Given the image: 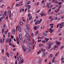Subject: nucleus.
<instances>
[{"instance_id": "393cba45", "label": "nucleus", "mask_w": 64, "mask_h": 64, "mask_svg": "<svg viewBox=\"0 0 64 64\" xmlns=\"http://www.w3.org/2000/svg\"><path fill=\"white\" fill-rule=\"evenodd\" d=\"M29 26L28 24H26V27L27 28V29H29Z\"/></svg>"}, {"instance_id": "f03ea898", "label": "nucleus", "mask_w": 64, "mask_h": 64, "mask_svg": "<svg viewBox=\"0 0 64 64\" xmlns=\"http://www.w3.org/2000/svg\"><path fill=\"white\" fill-rule=\"evenodd\" d=\"M53 42H51L50 43H48V46L46 47V49H50V47H51V45H53Z\"/></svg>"}, {"instance_id": "864d4df0", "label": "nucleus", "mask_w": 64, "mask_h": 64, "mask_svg": "<svg viewBox=\"0 0 64 64\" xmlns=\"http://www.w3.org/2000/svg\"><path fill=\"white\" fill-rule=\"evenodd\" d=\"M16 40L17 41H19V40L18 39V38H17Z\"/></svg>"}, {"instance_id": "58836bf2", "label": "nucleus", "mask_w": 64, "mask_h": 64, "mask_svg": "<svg viewBox=\"0 0 64 64\" xmlns=\"http://www.w3.org/2000/svg\"><path fill=\"white\" fill-rule=\"evenodd\" d=\"M3 27H4V28H5L6 27V25L5 24H4L3 25Z\"/></svg>"}, {"instance_id": "c85d7f7f", "label": "nucleus", "mask_w": 64, "mask_h": 64, "mask_svg": "<svg viewBox=\"0 0 64 64\" xmlns=\"http://www.w3.org/2000/svg\"><path fill=\"white\" fill-rule=\"evenodd\" d=\"M4 15H5V16H6V15L7 14V13L6 12V11H5L4 12Z\"/></svg>"}, {"instance_id": "bf43d9fd", "label": "nucleus", "mask_w": 64, "mask_h": 64, "mask_svg": "<svg viewBox=\"0 0 64 64\" xmlns=\"http://www.w3.org/2000/svg\"><path fill=\"white\" fill-rule=\"evenodd\" d=\"M54 61H55V60H53L52 59V63H54Z\"/></svg>"}, {"instance_id": "c03bdc74", "label": "nucleus", "mask_w": 64, "mask_h": 64, "mask_svg": "<svg viewBox=\"0 0 64 64\" xmlns=\"http://www.w3.org/2000/svg\"><path fill=\"white\" fill-rule=\"evenodd\" d=\"M5 16H6L5 15H4V14H3V16H2V17L4 18L5 17Z\"/></svg>"}, {"instance_id": "4d7b16f0", "label": "nucleus", "mask_w": 64, "mask_h": 64, "mask_svg": "<svg viewBox=\"0 0 64 64\" xmlns=\"http://www.w3.org/2000/svg\"><path fill=\"white\" fill-rule=\"evenodd\" d=\"M19 36H22V34H19Z\"/></svg>"}, {"instance_id": "f8f14e48", "label": "nucleus", "mask_w": 64, "mask_h": 64, "mask_svg": "<svg viewBox=\"0 0 64 64\" xmlns=\"http://www.w3.org/2000/svg\"><path fill=\"white\" fill-rule=\"evenodd\" d=\"M44 14H45V13H44L43 12H42L40 14V15L41 16H43Z\"/></svg>"}, {"instance_id": "cd10ccee", "label": "nucleus", "mask_w": 64, "mask_h": 64, "mask_svg": "<svg viewBox=\"0 0 64 64\" xmlns=\"http://www.w3.org/2000/svg\"><path fill=\"white\" fill-rule=\"evenodd\" d=\"M63 47H64V46H62L60 48V50H61V49H63Z\"/></svg>"}, {"instance_id": "774afa93", "label": "nucleus", "mask_w": 64, "mask_h": 64, "mask_svg": "<svg viewBox=\"0 0 64 64\" xmlns=\"http://www.w3.org/2000/svg\"><path fill=\"white\" fill-rule=\"evenodd\" d=\"M6 20H8V16H7V17L6 18Z\"/></svg>"}, {"instance_id": "39448f33", "label": "nucleus", "mask_w": 64, "mask_h": 64, "mask_svg": "<svg viewBox=\"0 0 64 64\" xmlns=\"http://www.w3.org/2000/svg\"><path fill=\"white\" fill-rule=\"evenodd\" d=\"M26 50L28 51H30L31 50V48L29 46H27L26 48Z\"/></svg>"}, {"instance_id": "ea45409f", "label": "nucleus", "mask_w": 64, "mask_h": 64, "mask_svg": "<svg viewBox=\"0 0 64 64\" xmlns=\"http://www.w3.org/2000/svg\"><path fill=\"white\" fill-rule=\"evenodd\" d=\"M28 42V44H29V45H31V42L29 41Z\"/></svg>"}, {"instance_id": "a211bd4d", "label": "nucleus", "mask_w": 64, "mask_h": 64, "mask_svg": "<svg viewBox=\"0 0 64 64\" xmlns=\"http://www.w3.org/2000/svg\"><path fill=\"white\" fill-rule=\"evenodd\" d=\"M37 22H38L37 24H40V21L39 20H38L37 21Z\"/></svg>"}, {"instance_id": "c9c22d12", "label": "nucleus", "mask_w": 64, "mask_h": 64, "mask_svg": "<svg viewBox=\"0 0 64 64\" xmlns=\"http://www.w3.org/2000/svg\"><path fill=\"white\" fill-rule=\"evenodd\" d=\"M45 54H43L42 56V57H45L46 55H45Z\"/></svg>"}, {"instance_id": "7c9ffc66", "label": "nucleus", "mask_w": 64, "mask_h": 64, "mask_svg": "<svg viewBox=\"0 0 64 64\" xmlns=\"http://www.w3.org/2000/svg\"><path fill=\"white\" fill-rule=\"evenodd\" d=\"M11 40H12V39H11V38H10V40L9 42H8V43H10L11 42Z\"/></svg>"}, {"instance_id": "09e8293b", "label": "nucleus", "mask_w": 64, "mask_h": 64, "mask_svg": "<svg viewBox=\"0 0 64 64\" xmlns=\"http://www.w3.org/2000/svg\"><path fill=\"white\" fill-rule=\"evenodd\" d=\"M52 54H50V57H51V58L52 57Z\"/></svg>"}, {"instance_id": "6ab92c4d", "label": "nucleus", "mask_w": 64, "mask_h": 64, "mask_svg": "<svg viewBox=\"0 0 64 64\" xmlns=\"http://www.w3.org/2000/svg\"><path fill=\"white\" fill-rule=\"evenodd\" d=\"M41 28L42 29H44V26L42 25L41 27Z\"/></svg>"}, {"instance_id": "f257e3e1", "label": "nucleus", "mask_w": 64, "mask_h": 64, "mask_svg": "<svg viewBox=\"0 0 64 64\" xmlns=\"http://www.w3.org/2000/svg\"><path fill=\"white\" fill-rule=\"evenodd\" d=\"M57 45H55L54 46V48H52V49L50 50V51H51L52 49H54V50H57V49H56L55 48H57V47H58V46H59V45H60V42H58L56 43Z\"/></svg>"}, {"instance_id": "de8ad7c7", "label": "nucleus", "mask_w": 64, "mask_h": 64, "mask_svg": "<svg viewBox=\"0 0 64 64\" xmlns=\"http://www.w3.org/2000/svg\"><path fill=\"white\" fill-rule=\"evenodd\" d=\"M20 25H21L23 24V22H20Z\"/></svg>"}, {"instance_id": "c756f323", "label": "nucleus", "mask_w": 64, "mask_h": 64, "mask_svg": "<svg viewBox=\"0 0 64 64\" xmlns=\"http://www.w3.org/2000/svg\"><path fill=\"white\" fill-rule=\"evenodd\" d=\"M63 27V25H62L60 26V28H62Z\"/></svg>"}, {"instance_id": "338daca9", "label": "nucleus", "mask_w": 64, "mask_h": 64, "mask_svg": "<svg viewBox=\"0 0 64 64\" xmlns=\"http://www.w3.org/2000/svg\"><path fill=\"white\" fill-rule=\"evenodd\" d=\"M58 4L59 5H60L61 4V2H60L58 3Z\"/></svg>"}, {"instance_id": "2f4dec72", "label": "nucleus", "mask_w": 64, "mask_h": 64, "mask_svg": "<svg viewBox=\"0 0 64 64\" xmlns=\"http://www.w3.org/2000/svg\"><path fill=\"white\" fill-rule=\"evenodd\" d=\"M30 3H31V2L28 1V2L26 3V4H28H28H30Z\"/></svg>"}, {"instance_id": "bb28decb", "label": "nucleus", "mask_w": 64, "mask_h": 64, "mask_svg": "<svg viewBox=\"0 0 64 64\" xmlns=\"http://www.w3.org/2000/svg\"><path fill=\"white\" fill-rule=\"evenodd\" d=\"M30 7H31V6L30 5H28V9H29L30 8Z\"/></svg>"}, {"instance_id": "72a5a7b5", "label": "nucleus", "mask_w": 64, "mask_h": 64, "mask_svg": "<svg viewBox=\"0 0 64 64\" xmlns=\"http://www.w3.org/2000/svg\"><path fill=\"white\" fill-rule=\"evenodd\" d=\"M28 4H26L25 5V7H28Z\"/></svg>"}, {"instance_id": "e2e57ef3", "label": "nucleus", "mask_w": 64, "mask_h": 64, "mask_svg": "<svg viewBox=\"0 0 64 64\" xmlns=\"http://www.w3.org/2000/svg\"><path fill=\"white\" fill-rule=\"evenodd\" d=\"M33 41V43H32V44H34V40H32Z\"/></svg>"}, {"instance_id": "aec40b11", "label": "nucleus", "mask_w": 64, "mask_h": 64, "mask_svg": "<svg viewBox=\"0 0 64 64\" xmlns=\"http://www.w3.org/2000/svg\"><path fill=\"white\" fill-rule=\"evenodd\" d=\"M13 16V14H11L9 15V17H12Z\"/></svg>"}, {"instance_id": "6e6d98bb", "label": "nucleus", "mask_w": 64, "mask_h": 64, "mask_svg": "<svg viewBox=\"0 0 64 64\" xmlns=\"http://www.w3.org/2000/svg\"><path fill=\"white\" fill-rule=\"evenodd\" d=\"M58 53H57L55 55V56H57V55H58Z\"/></svg>"}, {"instance_id": "37998d69", "label": "nucleus", "mask_w": 64, "mask_h": 64, "mask_svg": "<svg viewBox=\"0 0 64 64\" xmlns=\"http://www.w3.org/2000/svg\"><path fill=\"white\" fill-rule=\"evenodd\" d=\"M7 56H8V57H9V53H8V52H7Z\"/></svg>"}, {"instance_id": "69168bd1", "label": "nucleus", "mask_w": 64, "mask_h": 64, "mask_svg": "<svg viewBox=\"0 0 64 64\" xmlns=\"http://www.w3.org/2000/svg\"><path fill=\"white\" fill-rule=\"evenodd\" d=\"M36 34H38V32H36Z\"/></svg>"}, {"instance_id": "6e6552de", "label": "nucleus", "mask_w": 64, "mask_h": 64, "mask_svg": "<svg viewBox=\"0 0 64 64\" xmlns=\"http://www.w3.org/2000/svg\"><path fill=\"white\" fill-rule=\"evenodd\" d=\"M47 5H48V8H50L51 7V6H50V5L51 4V3L50 2H49L48 3H47Z\"/></svg>"}, {"instance_id": "dca6fc26", "label": "nucleus", "mask_w": 64, "mask_h": 64, "mask_svg": "<svg viewBox=\"0 0 64 64\" xmlns=\"http://www.w3.org/2000/svg\"><path fill=\"white\" fill-rule=\"evenodd\" d=\"M25 40H24L23 41H22V44L23 45L24 44V42H25Z\"/></svg>"}, {"instance_id": "9b49d317", "label": "nucleus", "mask_w": 64, "mask_h": 64, "mask_svg": "<svg viewBox=\"0 0 64 64\" xmlns=\"http://www.w3.org/2000/svg\"><path fill=\"white\" fill-rule=\"evenodd\" d=\"M21 27H20L18 28V31L20 32H21Z\"/></svg>"}, {"instance_id": "5fc2aeb1", "label": "nucleus", "mask_w": 64, "mask_h": 64, "mask_svg": "<svg viewBox=\"0 0 64 64\" xmlns=\"http://www.w3.org/2000/svg\"><path fill=\"white\" fill-rule=\"evenodd\" d=\"M38 39H41V38H40V36H38L37 38Z\"/></svg>"}, {"instance_id": "423d86ee", "label": "nucleus", "mask_w": 64, "mask_h": 64, "mask_svg": "<svg viewBox=\"0 0 64 64\" xmlns=\"http://www.w3.org/2000/svg\"><path fill=\"white\" fill-rule=\"evenodd\" d=\"M22 48H23V49L24 50V51L25 52L26 51V48L24 45L22 46Z\"/></svg>"}, {"instance_id": "4c0bfd02", "label": "nucleus", "mask_w": 64, "mask_h": 64, "mask_svg": "<svg viewBox=\"0 0 64 64\" xmlns=\"http://www.w3.org/2000/svg\"><path fill=\"white\" fill-rule=\"evenodd\" d=\"M53 31H54V29H52L51 31V32H50V33H52V32H53Z\"/></svg>"}, {"instance_id": "4468645a", "label": "nucleus", "mask_w": 64, "mask_h": 64, "mask_svg": "<svg viewBox=\"0 0 64 64\" xmlns=\"http://www.w3.org/2000/svg\"><path fill=\"white\" fill-rule=\"evenodd\" d=\"M10 55L11 56H12L13 55V52H10Z\"/></svg>"}, {"instance_id": "0eeeda50", "label": "nucleus", "mask_w": 64, "mask_h": 64, "mask_svg": "<svg viewBox=\"0 0 64 64\" xmlns=\"http://www.w3.org/2000/svg\"><path fill=\"white\" fill-rule=\"evenodd\" d=\"M17 58H18V60L19 61H20L21 60V58L20 56H18L17 57Z\"/></svg>"}, {"instance_id": "a18cd8bd", "label": "nucleus", "mask_w": 64, "mask_h": 64, "mask_svg": "<svg viewBox=\"0 0 64 64\" xmlns=\"http://www.w3.org/2000/svg\"><path fill=\"white\" fill-rule=\"evenodd\" d=\"M34 29H35L36 30H37V27L34 26Z\"/></svg>"}, {"instance_id": "a19ab883", "label": "nucleus", "mask_w": 64, "mask_h": 64, "mask_svg": "<svg viewBox=\"0 0 64 64\" xmlns=\"http://www.w3.org/2000/svg\"><path fill=\"white\" fill-rule=\"evenodd\" d=\"M55 20H57L58 19V18L57 17H56L55 18Z\"/></svg>"}, {"instance_id": "ddd939ff", "label": "nucleus", "mask_w": 64, "mask_h": 64, "mask_svg": "<svg viewBox=\"0 0 64 64\" xmlns=\"http://www.w3.org/2000/svg\"><path fill=\"white\" fill-rule=\"evenodd\" d=\"M11 13V11L10 10H8V15H10V14Z\"/></svg>"}, {"instance_id": "052dcab7", "label": "nucleus", "mask_w": 64, "mask_h": 64, "mask_svg": "<svg viewBox=\"0 0 64 64\" xmlns=\"http://www.w3.org/2000/svg\"><path fill=\"white\" fill-rule=\"evenodd\" d=\"M56 7H54V8H52V10H54V9H56Z\"/></svg>"}, {"instance_id": "680f3d73", "label": "nucleus", "mask_w": 64, "mask_h": 64, "mask_svg": "<svg viewBox=\"0 0 64 64\" xmlns=\"http://www.w3.org/2000/svg\"><path fill=\"white\" fill-rule=\"evenodd\" d=\"M2 53H3V52H4V49H2Z\"/></svg>"}, {"instance_id": "f704fd0d", "label": "nucleus", "mask_w": 64, "mask_h": 64, "mask_svg": "<svg viewBox=\"0 0 64 64\" xmlns=\"http://www.w3.org/2000/svg\"><path fill=\"white\" fill-rule=\"evenodd\" d=\"M23 61H24V60H22L20 61V62H21V63H23Z\"/></svg>"}, {"instance_id": "9d476101", "label": "nucleus", "mask_w": 64, "mask_h": 64, "mask_svg": "<svg viewBox=\"0 0 64 64\" xmlns=\"http://www.w3.org/2000/svg\"><path fill=\"white\" fill-rule=\"evenodd\" d=\"M42 53H43V54H46V55H47L48 54V52H45L44 51L42 52Z\"/></svg>"}, {"instance_id": "f3484780", "label": "nucleus", "mask_w": 64, "mask_h": 64, "mask_svg": "<svg viewBox=\"0 0 64 64\" xmlns=\"http://www.w3.org/2000/svg\"><path fill=\"white\" fill-rule=\"evenodd\" d=\"M23 36H19V37L20 40H22V39Z\"/></svg>"}, {"instance_id": "4be33fe9", "label": "nucleus", "mask_w": 64, "mask_h": 64, "mask_svg": "<svg viewBox=\"0 0 64 64\" xmlns=\"http://www.w3.org/2000/svg\"><path fill=\"white\" fill-rule=\"evenodd\" d=\"M30 38H28L27 39V40H26V42H29V41H30Z\"/></svg>"}, {"instance_id": "0e129e2a", "label": "nucleus", "mask_w": 64, "mask_h": 64, "mask_svg": "<svg viewBox=\"0 0 64 64\" xmlns=\"http://www.w3.org/2000/svg\"><path fill=\"white\" fill-rule=\"evenodd\" d=\"M3 6H4V4H2V5L1 6V8H2Z\"/></svg>"}, {"instance_id": "79ce46f5", "label": "nucleus", "mask_w": 64, "mask_h": 64, "mask_svg": "<svg viewBox=\"0 0 64 64\" xmlns=\"http://www.w3.org/2000/svg\"><path fill=\"white\" fill-rule=\"evenodd\" d=\"M54 12H50V14H54Z\"/></svg>"}, {"instance_id": "2eb2a0df", "label": "nucleus", "mask_w": 64, "mask_h": 64, "mask_svg": "<svg viewBox=\"0 0 64 64\" xmlns=\"http://www.w3.org/2000/svg\"><path fill=\"white\" fill-rule=\"evenodd\" d=\"M32 18V16H30L29 18V20H31V19Z\"/></svg>"}, {"instance_id": "3c124183", "label": "nucleus", "mask_w": 64, "mask_h": 64, "mask_svg": "<svg viewBox=\"0 0 64 64\" xmlns=\"http://www.w3.org/2000/svg\"><path fill=\"white\" fill-rule=\"evenodd\" d=\"M19 4H16V6H17V7H18V6H19Z\"/></svg>"}, {"instance_id": "b1692460", "label": "nucleus", "mask_w": 64, "mask_h": 64, "mask_svg": "<svg viewBox=\"0 0 64 64\" xmlns=\"http://www.w3.org/2000/svg\"><path fill=\"white\" fill-rule=\"evenodd\" d=\"M4 29L3 28L2 29V33H4Z\"/></svg>"}, {"instance_id": "13d9d810", "label": "nucleus", "mask_w": 64, "mask_h": 64, "mask_svg": "<svg viewBox=\"0 0 64 64\" xmlns=\"http://www.w3.org/2000/svg\"><path fill=\"white\" fill-rule=\"evenodd\" d=\"M61 6H60L58 7V9H60V8H61Z\"/></svg>"}, {"instance_id": "a878e982", "label": "nucleus", "mask_w": 64, "mask_h": 64, "mask_svg": "<svg viewBox=\"0 0 64 64\" xmlns=\"http://www.w3.org/2000/svg\"><path fill=\"white\" fill-rule=\"evenodd\" d=\"M45 1L44 0H42V4H44V3H45Z\"/></svg>"}, {"instance_id": "20e7f679", "label": "nucleus", "mask_w": 64, "mask_h": 64, "mask_svg": "<svg viewBox=\"0 0 64 64\" xmlns=\"http://www.w3.org/2000/svg\"><path fill=\"white\" fill-rule=\"evenodd\" d=\"M45 40H46V41L44 40H42V42L44 44L45 42H47V41H48V40H49V38H48L47 39V38H46L45 39Z\"/></svg>"}, {"instance_id": "49530a36", "label": "nucleus", "mask_w": 64, "mask_h": 64, "mask_svg": "<svg viewBox=\"0 0 64 64\" xmlns=\"http://www.w3.org/2000/svg\"><path fill=\"white\" fill-rule=\"evenodd\" d=\"M41 60H39V61L38 62V63L40 64L41 63Z\"/></svg>"}, {"instance_id": "e433bc0d", "label": "nucleus", "mask_w": 64, "mask_h": 64, "mask_svg": "<svg viewBox=\"0 0 64 64\" xmlns=\"http://www.w3.org/2000/svg\"><path fill=\"white\" fill-rule=\"evenodd\" d=\"M44 36H46L47 34V33L44 32Z\"/></svg>"}, {"instance_id": "7ed1b4c3", "label": "nucleus", "mask_w": 64, "mask_h": 64, "mask_svg": "<svg viewBox=\"0 0 64 64\" xmlns=\"http://www.w3.org/2000/svg\"><path fill=\"white\" fill-rule=\"evenodd\" d=\"M27 29H25V31L26 32L27 34H26V37H27V38H30V36L29 35V34L30 33L29 31H27Z\"/></svg>"}, {"instance_id": "5701e85b", "label": "nucleus", "mask_w": 64, "mask_h": 64, "mask_svg": "<svg viewBox=\"0 0 64 64\" xmlns=\"http://www.w3.org/2000/svg\"><path fill=\"white\" fill-rule=\"evenodd\" d=\"M15 30L14 29H13L12 31V33H15Z\"/></svg>"}, {"instance_id": "412c9836", "label": "nucleus", "mask_w": 64, "mask_h": 64, "mask_svg": "<svg viewBox=\"0 0 64 64\" xmlns=\"http://www.w3.org/2000/svg\"><path fill=\"white\" fill-rule=\"evenodd\" d=\"M9 40V38H7L6 40V43H7L8 42V41Z\"/></svg>"}, {"instance_id": "1a4fd4ad", "label": "nucleus", "mask_w": 64, "mask_h": 64, "mask_svg": "<svg viewBox=\"0 0 64 64\" xmlns=\"http://www.w3.org/2000/svg\"><path fill=\"white\" fill-rule=\"evenodd\" d=\"M24 9L22 8H21L20 9V12H24Z\"/></svg>"}, {"instance_id": "603ef678", "label": "nucleus", "mask_w": 64, "mask_h": 64, "mask_svg": "<svg viewBox=\"0 0 64 64\" xmlns=\"http://www.w3.org/2000/svg\"><path fill=\"white\" fill-rule=\"evenodd\" d=\"M41 50H40L38 52V54H40V53H41Z\"/></svg>"}, {"instance_id": "473e14b6", "label": "nucleus", "mask_w": 64, "mask_h": 64, "mask_svg": "<svg viewBox=\"0 0 64 64\" xmlns=\"http://www.w3.org/2000/svg\"><path fill=\"white\" fill-rule=\"evenodd\" d=\"M3 18H3V17L1 18H0V22H1V20H3Z\"/></svg>"}, {"instance_id": "8fccbe9b", "label": "nucleus", "mask_w": 64, "mask_h": 64, "mask_svg": "<svg viewBox=\"0 0 64 64\" xmlns=\"http://www.w3.org/2000/svg\"><path fill=\"white\" fill-rule=\"evenodd\" d=\"M22 2H20L19 4L20 5H21V4H22Z\"/></svg>"}]
</instances>
